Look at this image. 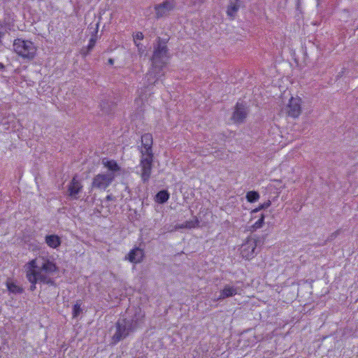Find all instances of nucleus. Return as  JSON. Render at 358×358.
I'll use <instances>...</instances> for the list:
<instances>
[{
    "label": "nucleus",
    "instance_id": "obj_1",
    "mask_svg": "<svg viewBox=\"0 0 358 358\" xmlns=\"http://www.w3.org/2000/svg\"><path fill=\"white\" fill-rule=\"evenodd\" d=\"M26 278L31 283L30 289L34 291L38 282L53 285L54 279L51 277L58 268L56 264L45 257H38L31 259L24 265Z\"/></svg>",
    "mask_w": 358,
    "mask_h": 358
},
{
    "label": "nucleus",
    "instance_id": "obj_2",
    "mask_svg": "<svg viewBox=\"0 0 358 358\" xmlns=\"http://www.w3.org/2000/svg\"><path fill=\"white\" fill-rule=\"evenodd\" d=\"M169 57L166 43L159 42L155 48L152 58V67L145 78L148 85H155L164 76L163 69L167 64Z\"/></svg>",
    "mask_w": 358,
    "mask_h": 358
},
{
    "label": "nucleus",
    "instance_id": "obj_3",
    "mask_svg": "<svg viewBox=\"0 0 358 358\" xmlns=\"http://www.w3.org/2000/svg\"><path fill=\"white\" fill-rule=\"evenodd\" d=\"M102 164L107 169V172L99 173L94 176L92 187L105 190L112 183L115 178L122 173V169L115 160L108 158L102 159Z\"/></svg>",
    "mask_w": 358,
    "mask_h": 358
},
{
    "label": "nucleus",
    "instance_id": "obj_4",
    "mask_svg": "<svg viewBox=\"0 0 358 358\" xmlns=\"http://www.w3.org/2000/svg\"><path fill=\"white\" fill-rule=\"evenodd\" d=\"M143 317V315L138 310L132 319H120L116 324V331L113 336V342H119L138 328L142 323Z\"/></svg>",
    "mask_w": 358,
    "mask_h": 358
},
{
    "label": "nucleus",
    "instance_id": "obj_5",
    "mask_svg": "<svg viewBox=\"0 0 358 358\" xmlns=\"http://www.w3.org/2000/svg\"><path fill=\"white\" fill-rule=\"evenodd\" d=\"M14 52L20 57L27 60H32L36 55L37 48L29 40L15 39L13 43Z\"/></svg>",
    "mask_w": 358,
    "mask_h": 358
},
{
    "label": "nucleus",
    "instance_id": "obj_6",
    "mask_svg": "<svg viewBox=\"0 0 358 358\" xmlns=\"http://www.w3.org/2000/svg\"><path fill=\"white\" fill-rule=\"evenodd\" d=\"M257 240L253 237H248L240 246L238 251L241 257L246 260H251L257 255L256 251Z\"/></svg>",
    "mask_w": 358,
    "mask_h": 358
},
{
    "label": "nucleus",
    "instance_id": "obj_7",
    "mask_svg": "<svg viewBox=\"0 0 358 358\" xmlns=\"http://www.w3.org/2000/svg\"><path fill=\"white\" fill-rule=\"evenodd\" d=\"M301 99L299 96H291L284 103L282 111L292 117H298L301 113Z\"/></svg>",
    "mask_w": 358,
    "mask_h": 358
},
{
    "label": "nucleus",
    "instance_id": "obj_8",
    "mask_svg": "<svg viewBox=\"0 0 358 358\" xmlns=\"http://www.w3.org/2000/svg\"><path fill=\"white\" fill-rule=\"evenodd\" d=\"M153 162V154L152 153H141V160H140V168H141V178L144 182H146L149 180L151 171L152 166Z\"/></svg>",
    "mask_w": 358,
    "mask_h": 358
},
{
    "label": "nucleus",
    "instance_id": "obj_9",
    "mask_svg": "<svg viewBox=\"0 0 358 358\" xmlns=\"http://www.w3.org/2000/svg\"><path fill=\"white\" fill-rule=\"evenodd\" d=\"M176 6L175 0H166L155 7L157 17L166 16Z\"/></svg>",
    "mask_w": 358,
    "mask_h": 358
},
{
    "label": "nucleus",
    "instance_id": "obj_10",
    "mask_svg": "<svg viewBox=\"0 0 358 358\" xmlns=\"http://www.w3.org/2000/svg\"><path fill=\"white\" fill-rule=\"evenodd\" d=\"M240 292L241 290L238 287L231 285H227L221 290L220 295L217 298V301L235 296L236 294H240Z\"/></svg>",
    "mask_w": 358,
    "mask_h": 358
},
{
    "label": "nucleus",
    "instance_id": "obj_11",
    "mask_svg": "<svg viewBox=\"0 0 358 358\" xmlns=\"http://www.w3.org/2000/svg\"><path fill=\"white\" fill-rule=\"evenodd\" d=\"M247 115L245 106L243 103H238L234 112L232 119L235 122H242Z\"/></svg>",
    "mask_w": 358,
    "mask_h": 358
},
{
    "label": "nucleus",
    "instance_id": "obj_12",
    "mask_svg": "<svg viewBox=\"0 0 358 358\" xmlns=\"http://www.w3.org/2000/svg\"><path fill=\"white\" fill-rule=\"evenodd\" d=\"M264 219L265 215L263 213L253 215L250 220L251 224L249 226L250 230L254 231L261 229L264 224Z\"/></svg>",
    "mask_w": 358,
    "mask_h": 358
},
{
    "label": "nucleus",
    "instance_id": "obj_13",
    "mask_svg": "<svg viewBox=\"0 0 358 358\" xmlns=\"http://www.w3.org/2000/svg\"><path fill=\"white\" fill-rule=\"evenodd\" d=\"M144 253L143 250L135 248L129 252L126 259L131 263L137 264L142 261Z\"/></svg>",
    "mask_w": 358,
    "mask_h": 358
},
{
    "label": "nucleus",
    "instance_id": "obj_14",
    "mask_svg": "<svg viewBox=\"0 0 358 358\" xmlns=\"http://www.w3.org/2000/svg\"><path fill=\"white\" fill-rule=\"evenodd\" d=\"M141 141L143 148L141 149V153H152V137L150 134H145L141 137Z\"/></svg>",
    "mask_w": 358,
    "mask_h": 358
},
{
    "label": "nucleus",
    "instance_id": "obj_15",
    "mask_svg": "<svg viewBox=\"0 0 358 358\" xmlns=\"http://www.w3.org/2000/svg\"><path fill=\"white\" fill-rule=\"evenodd\" d=\"M45 242L48 247L52 249H57L62 243L61 238L56 234L47 235Z\"/></svg>",
    "mask_w": 358,
    "mask_h": 358
},
{
    "label": "nucleus",
    "instance_id": "obj_16",
    "mask_svg": "<svg viewBox=\"0 0 358 358\" xmlns=\"http://www.w3.org/2000/svg\"><path fill=\"white\" fill-rule=\"evenodd\" d=\"M81 188L82 185L80 182L78 180H77L76 178H73L68 189L69 195L72 197L76 198Z\"/></svg>",
    "mask_w": 358,
    "mask_h": 358
},
{
    "label": "nucleus",
    "instance_id": "obj_17",
    "mask_svg": "<svg viewBox=\"0 0 358 358\" xmlns=\"http://www.w3.org/2000/svg\"><path fill=\"white\" fill-rule=\"evenodd\" d=\"M239 7L240 5L238 0H229L227 9V15L231 18H234L238 12Z\"/></svg>",
    "mask_w": 358,
    "mask_h": 358
},
{
    "label": "nucleus",
    "instance_id": "obj_18",
    "mask_svg": "<svg viewBox=\"0 0 358 358\" xmlns=\"http://www.w3.org/2000/svg\"><path fill=\"white\" fill-rule=\"evenodd\" d=\"M199 224V220L197 218H194L192 220L186 221L183 224L176 225L175 229H193V228L198 227Z\"/></svg>",
    "mask_w": 358,
    "mask_h": 358
},
{
    "label": "nucleus",
    "instance_id": "obj_19",
    "mask_svg": "<svg viewBox=\"0 0 358 358\" xmlns=\"http://www.w3.org/2000/svg\"><path fill=\"white\" fill-rule=\"evenodd\" d=\"M143 38H144V36H143V33L141 31H137L133 34L134 42L136 45V46L137 47L138 50L140 54H143V52H144V47L141 43V41H142L143 39Z\"/></svg>",
    "mask_w": 358,
    "mask_h": 358
},
{
    "label": "nucleus",
    "instance_id": "obj_20",
    "mask_svg": "<svg viewBox=\"0 0 358 358\" xmlns=\"http://www.w3.org/2000/svg\"><path fill=\"white\" fill-rule=\"evenodd\" d=\"M6 287L9 292L13 294H20L23 291L22 288L11 279L7 280Z\"/></svg>",
    "mask_w": 358,
    "mask_h": 358
},
{
    "label": "nucleus",
    "instance_id": "obj_21",
    "mask_svg": "<svg viewBox=\"0 0 358 358\" xmlns=\"http://www.w3.org/2000/svg\"><path fill=\"white\" fill-rule=\"evenodd\" d=\"M169 199V194L166 190L159 192L155 196V201L158 203H164Z\"/></svg>",
    "mask_w": 358,
    "mask_h": 358
},
{
    "label": "nucleus",
    "instance_id": "obj_22",
    "mask_svg": "<svg viewBox=\"0 0 358 358\" xmlns=\"http://www.w3.org/2000/svg\"><path fill=\"white\" fill-rule=\"evenodd\" d=\"M259 199V194L255 191H250L246 194V199L250 203H253L258 201Z\"/></svg>",
    "mask_w": 358,
    "mask_h": 358
},
{
    "label": "nucleus",
    "instance_id": "obj_23",
    "mask_svg": "<svg viewBox=\"0 0 358 358\" xmlns=\"http://www.w3.org/2000/svg\"><path fill=\"white\" fill-rule=\"evenodd\" d=\"M145 90L141 88L138 90V97L136 99L135 102L137 105L141 104L145 99L147 97V94L145 93Z\"/></svg>",
    "mask_w": 358,
    "mask_h": 358
},
{
    "label": "nucleus",
    "instance_id": "obj_24",
    "mask_svg": "<svg viewBox=\"0 0 358 358\" xmlns=\"http://www.w3.org/2000/svg\"><path fill=\"white\" fill-rule=\"evenodd\" d=\"M82 311L83 310L81 308V303L79 301L76 302L73 307V317L76 318L78 317Z\"/></svg>",
    "mask_w": 358,
    "mask_h": 358
},
{
    "label": "nucleus",
    "instance_id": "obj_25",
    "mask_svg": "<svg viewBox=\"0 0 358 358\" xmlns=\"http://www.w3.org/2000/svg\"><path fill=\"white\" fill-rule=\"evenodd\" d=\"M96 38L95 36H93L90 38V41H89V44L87 45V52H83L85 55H86L87 54V52L89 51H90L95 45L96 44Z\"/></svg>",
    "mask_w": 358,
    "mask_h": 358
},
{
    "label": "nucleus",
    "instance_id": "obj_26",
    "mask_svg": "<svg viewBox=\"0 0 358 358\" xmlns=\"http://www.w3.org/2000/svg\"><path fill=\"white\" fill-rule=\"evenodd\" d=\"M275 138V139L274 142L273 143V145L278 144V145H279L280 147L284 146V143L281 144L282 136L279 134H277Z\"/></svg>",
    "mask_w": 358,
    "mask_h": 358
},
{
    "label": "nucleus",
    "instance_id": "obj_27",
    "mask_svg": "<svg viewBox=\"0 0 358 358\" xmlns=\"http://www.w3.org/2000/svg\"><path fill=\"white\" fill-rule=\"evenodd\" d=\"M262 210H263V208H262V205L260 204L258 207L251 211V216H253V215L256 214L257 215V213Z\"/></svg>",
    "mask_w": 358,
    "mask_h": 358
},
{
    "label": "nucleus",
    "instance_id": "obj_28",
    "mask_svg": "<svg viewBox=\"0 0 358 358\" xmlns=\"http://www.w3.org/2000/svg\"><path fill=\"white\" fill-rule=\"evenodd\" d=\"M271 203L270 201H267L263 203H262V208H263V209H266L267 208H268L270 206H271Z\"/></svg>",
    "mask_w": 358,
    "mask_h": 358
},
{
    "label": "nucleus",
    "instance_id": "obj_29",
    "mask_svg": "<svg viewBox=\"0 0 358 358\" xmlns=\"http://www.w3.org/2000/svg\"><path fill=\"white\" fill-rule=\"evenodd\" d=\"M3 36V33L0 31V43H1L2 38Z\"/></svg>",
    "mask_w": 358,
    "mask_h": 358
},
{
    "label": "nucleus",
    "instance_id": "obj_30",
    "mask_svg": "<svg viewBox=\"0 0 358 358\" xmlns=\"http://www.w3.org/2000/svg\"><path fill=\"white\" fill-rule=\"evenodd\" d=\"M1 123L2 124H6V122H3V120L1 122Z\"/></svg>",
    "mask_w": 358,
    "mask_h": 358
},
{
    "label": "nucleus",
    "instance_id": "obj_31",
    "mask_svg": "<svg viewBox=\"0 0 358 358\" xmlns=\"http://www.w3.org/2000/svg\"><path fill=\"white\" fill-rule=\"evenodd\" d=\"M107 199H110V196H107Z\"/></svg>",
    "mask_w": 358,
    "mask_h": 358
},
{
    "label": "nucleus",
    "instance_id": "obj_32",
    "mask_svg": "<svg viewBox=\"0 0 358 358\" xmlns=\"http://www.w3.org/2000/svg\"><path fill=\"white\" fill-rule=\"evenodd\" d=\"M0 67H3V65L1 64H0Z\"/></svg>",
    "mask_w": 358,
    "mask_h": 358
}]
</instances>
